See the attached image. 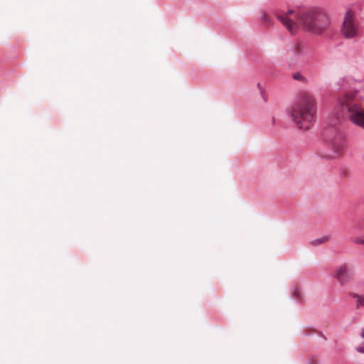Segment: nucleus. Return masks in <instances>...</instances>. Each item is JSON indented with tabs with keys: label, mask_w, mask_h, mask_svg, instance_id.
Here are the masks:
<instances>
[{
	"label": "nucleus",
	"mask_w": 364,
	"mask_h": 364,
	"mask_svg": "<svg viewBox=\"0 0 364 364\" xmlns=\"http://www.w3.org/2000/svg\"><path fill=\"white\" fill-rule=\"evenodd\" d=\"M292 78L295 80L306 82V79L304 76L302 75V74L299 72H296L292 74Z\"/></svg>",
	"instance_id": "obj_9"
},
{
	"label": "nucleus",
	"mask_w": 364,
	"mask_h": 364,
	"mask_svg": "<svg viewBox=\"0 0 364 364\" xmlns=\"http://www.w3.org/2000/svg\"><path fill=\"white\" fill-rule=\"evenodd\" d=\"M262 21L267 24L269 23V17L267 14H262Z\"/></svg>",
	"instance_id": "obj_12"
},
{
	"label": "nucleus",
	"mask_w": 364,
	"mask_h": 364,
	"mask_svg": "<svg viewBox=\"0 0 364 364\" xmlns=\"http://www.w3.org/2000/svg\"><path fill=\"white\" fill-rule=\"evenodd\" d=\"M277 18L291 34H295L301 26L304 30L320 36L328 31L331 26L330 14L322 7L300 11L289 10L278 15Z\"/></svg>",
	"instance_id": "obj_1"
},
{
	"label": "nucleus",
	"mask_w": 364,
	"mask_h": 364,
	"mask_svg": "<svg viewBox=\"0 0 364 364\" xmlns=\"http://www.w3.org/2000/svg\"><path fill=\"white\" fill-rule=\"evenodd\" d=\"M328 240V236H323L321 238L313 240L311 243L314 245H320V244L326 242Z\"/></svg>",
	"instance_id": "obj_10"
},
{
	"label": "nucleus",
	"mask_w": 364,
	"mask_h": 364,
	"mask_svg": "<svg viewBox=\"0 0 364 364\" xmlns=\"http://www.w3.org/2000/svg\"><path fill=\"white\" fill-rule=\"evenodd\" d=\"M360 336L363 338H364V328H363Z\"/></svg>",
	"instance_id": "obj_14"
},
{
	"label": "nucleus",
	"mask_w": 364,
	"mask_h": 364,
	"mask_svg": "<svg viewBox=\"0 0 364 364\" xmlns=\"http://www.w3.org/2000/svg\"><path fill=\"white\" fill-rule=\"evenodd\" d=\"M326 141L333 152V155L329 156L330 158L343 154L345 149V138L343 132L337 128L329 127L326 131Z\"/></svg>",
	"instance_id": "obj_4"
},
{
	"label": "nucleus",
	"mask_w": 364,
	"mask_h": 364,
	"mask_svg": "<svg viewBox=\"0 0 364 364\" xmlns=\"http://www.w3.org/2000/svg\"><path fill=\"white\" fill-rule=\"evenodd\" d=\"M341 33L346 38H353L358 36V27L350 10L348 11L344 16Z\"/></svg>",
	"instance_id": "obj_5"
},
{
	"label": "nucleus",
	"mask_w": 364,
	"mask_h": 364,
	"mask_svg": "<svg viewBox=\"0 0 364 364\" xmlns=\"http://www.w3.org/2000/svg\"><path fill=\"white\" fill-rule=\"evenodd\" d=\"M346 109L347 118L354 124L364 129V108L355 93L347 94L341 102Z\"/></svg>",
	"instance_id": "obj_3"
},
{
	"label": "nucleus",
	"mask_w": 364,
	"mask_h": 364,
	"mask_svg": "<svg viewBox=\"0 0 364 364\" xmlns=\"http://www.w3.org/2000/svg\"><path fill=\"white\" fill-rule=\"evenodd\" d=\"M349 269L346 264L338 267L334 273V277L336 278L341 284H343L348 279Z\"/></svg>",
	"instance_id": "obj_6"
},
{
	"label": "nucleus",
	"mask_w": 364,
	"mask_h": 364,
	"mask_svg": "<svg viewBox=\"0 0 364 364\" xmlns=\"http://www.w3.org/2000/svg\"><path fill=\"white\" fill-rule=\"evenodd\" d=\"M350 296L355 299L357 309L364 306V295L352 293L350 294Z\"/></svg>",
	"instance_id": "obj_8"
},
{
	"label": "nucleus",
	"mask_w": 364,
	"mask_h": 364,
	"mask_svg": "<svg viewBox=\"0 0 364 364\" xmlns=\"http://www.w3.org/2000/svg\"><path fill=\"white\" fill-rule=\"evenodd\" d=\"M317 112V103L315 97L306 91L298 94L292 104L289 114L300 129L307 130L312 125Z\"/></svg>",
	"instance_id": "obj_2"
},
{
	"label": "nucleus",
	"mask_w": 364,
	"mask_h": 364,
	"mask_svg": "<svg viewBox=\"0 0 364 364\" xmlns=\"http://www.w3.org/2000/svg\"><path fill=\"white\" fill-rule=\"evenodd\" d=\"M291 52L295 56L301 57L307 53V49L302 42L295 41L292 45Z\"/></svg>",
	"instance_id": "obj_7"
},
{
	"label": "nucleus",
	"mask_w": 364,
	"mask_h": 364,
	"mask_svg": "<svg viewBox=\"0 0 364 364\" xmlns=\"http://www.w3.org/2000/svg\"><path fill=\"white\" fill-rule=\"evenodd\" d=\"M353 242L355 244L363 245H364V236H358L355 237L353 240Z\"/></svg>",
	"instance_id": "obj_11"
},
{
	"label": "nucleus",
	"mask_w": 364,
	"mask_h": 364,
	"mask_svg": "<svg viewBox=\"0 0 364 364\" xmlns=\"http://www.w3.org/2000/svg\"><path fill=\"white\" fill-rule=\"evenodd\" d=\"M357 351L361 353H364V346L357 348Z\"/></svg>",
	"instance_id": "obj_13"
}]
</instances>
